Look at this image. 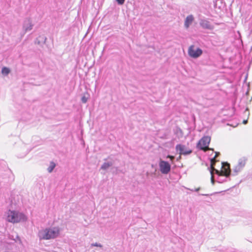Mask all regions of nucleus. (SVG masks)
Returning <instances> with one entry per match:
<instances>
[{"label": "nucleus", "instance_id": "nucleus-1", "mask_svg": "<svg viewBox=\"0 0 252 252\" xmlns=\"http://www.w3.org/2000/svg\"><path fill=\"white\" fill-rule=\"evenodd\" d=\"M60 231V228L58 227L46 228L39 232V238L40 239L44 240L54 239L59 236Z\"/></svg>", "mask_w": 252, "mask_h": 252}, {"label": "nucleus", "instance_id": "nucleus-2", "mask_svg": "<svg viewBox=\"0 0 252 252\" xmlns=\"http://www.w3.org/2000/svg\"><path fill=\"white\" fill-rule=\"evenodd\" d=\"M25 219V216L18 212L9 210L7 213L6 220L11 223H18Z\"/></svg>", "mask_w": 252, "mask_h": 252}, {"label": "nucleus", "instance_id": "nucleus-3", "mask_svg": "<svg viewBox=\"0 0 252 252\" xmlns=\"http://www.w3.org/2000/svg\"><path fill=\"white\" fill-rule=\"evenodd\" d=\"M211 141V137L209 136H203L198 142L197 146L200 150H203L204 152H206L208 150H212L214 149L210 148L209 145Z\"/></svg>", "mask_w": 252, "mask_h": 252}, {"label": "nucleus", "instance_id": "nucleus-4", "mask_svg": "<svg viewBox=\"0 0 252 252\" xmlns=\"http://www.w3.org/2000/svg\"><path fill=\"white\" fill-rule=\"evenodd\" d=\"M215 172L220 176H229L231 172L229 164L227 162H222L221 171H219L218 170H215Z\"/></svg>", "mask_w": 252, "mask_h": 252}, {"label": "nucleus", "instance_id": "nucleus-5", "mask_svg": "<svg viewBox=\"0 0 252 252\" xmlns=\"http://www.w3.org/2000/svg\"><path fill=\"white\" fill-rule=\"evenodd\" d=\"M202 50L199 48H195L194 45H191L189 47L188 50L189 55L192 58H197L202 54Z\"/></svg>", "mask_w": 252, "mask_h": 252}, {"label": "nucleus", "instance_id": "nucleus-6", "mask_svg": "<svg viewBox=\"0 0 252 252\" xmlns=\"http://www.w3.org/2000/svg\"><path fill=\"white\" fill-rule=\"evenodd\" d=\"M160 172L164 174H168L171 170V165L167 161L161 160L159 163Z\"/></svg>", "mask_w": 252, "mask_h": 252}, {"label": "nucleus", "instance_id": "nucleus-7", "mask_svg": "<svg viewBox=\"0 0 252 252\" xmlns=\"http://www.w3.org/2000/svg\"><path fill=\"white\" fill-rule=\"evenodd\" d=\"M176 149L177 151H179L180 155H186L190 154L192 153V151L191 150H186L185 146L181 144L177 145L176 147Z\"/></svg>", "mask_w": 252, "mask_h": 252}, {"label": "nucleus", "instance_id": "nucleus-8", "mask_svg": "<svg viewBox=\"0 0 252 252\" xmlns=\"http://www.w3.org/2000/svg\"><path fill=\"white\" fill-rule=\"evenodd\" d=\"M200 26L205 29L212 30L214 28L213 25H212L210 22L206 20H202L200 22Z\"/></svg>", "mask_w": 252, "mask_h": 252}, {"label": "nucleus", "instance_id": "nucleus-9", "mask_svg": "<svg viewBox=\"0 0 252 252\" xmlns=\"http://www.w3.org/2000/svg\"><path fill=\"white\" fill-rule=\"evenodd\" d=\"M194 20V17L192 15H189L187 17L185 21V26L186 28H188L189 25Z\"/></svg>", "mask_w": 252, "mask_h": 252}, {"label": "nucleus", "instance_id": "nucleus-10", "mask_svg": "<svg viewBox=\"0 0 252 252\" xmlns=\"http://www.w3.org/2000/svg\"><path fill=\"white\" fill-rule=\"evenodd\" d=\"M216 158H213L211 159V174H212V181L214 182V176L213 175V171H215V169L214 168V166L217 161V160L216 159Z\"/></svg>", "mask_w": 252, "mask_h": 252}, {"label": "nucleus", "instance_id": "nucleus-11", "mask_svg": "<svg viewBox=\"0 0 252 252\" xmlns=\"http://www.w3.org/2000/svg\"><path fill=\"white\" fill-rule=\"evenodd\" d=\"M56 166L55 163L54 162H51L49 167L48 168V171L49 172H51Z\"/></svg>", "mask_w": 252, "mask_h": 252}, {"label": "nucleus", "instance_id": "nucleus-12", "mask_svg": "<svg viewBox=\"0 0 252 252\" xmlns=\"http://www.w3.org/2000/svg\"><path fill=\"white\" fill-rule=\"evenodd\" d=\"M10 72V70L8 68L4 67L2 68L1 73L4 75H7Z\"/></svg>", "mask_w": 252, "mask_h": 252}, {"label": "nucleus", "instance_id": "nucleus-13", "mask_svg": "<svg viewBox=\"0 0 252 252\" xmlns=\"http://www.w3.org/2000/svg\"><path fill=\"white\" fill-rule=\"evenodd\" d=\"M111 165V164L109 163H104L101 166V169H106L107 168H108L109 167H110V166Z\"/></svg>", "mask_w": 252, "mask_h": 252}, {"label": "nucleus", "instance_id": "nucleus-14", "mask_svg": "<svg viewBox=\"0 0 252 252\" xmlns=\"http://www.w3.org/2000/svg\"><path fill=\"white\" fill-rule=\"evenodd\" d=\"M116 0L119 4H123L125 1V0Z\"/></svg>", "mask_w": 252, "mask_h": 252}, {"label": "nucleus", "instance_id": "nucleus-15", "mask_svg": "<svg viewBox=\"0 0 252 252\" xmlns=\"http://www.w3.org/2000/svg\"><path fill=\"white\" fill-rule=\"evenodd\" d=\"M81 99L83 103H86L87 101V98L85 96H83Z\"/></svg>", "mask_w": 252, "mask_h": 252}, {"label": "nucleus", "instance_id": "nucleus-16", "mask_svg": "<svg viewBox=\"0 0 252 252\" xmlns=\"http://www.w3.org/2000/svg\"><path fill=\"white\" fill-rule=\"evenodd\" d=\"M92 246H96V247H102V246L100 244H98L97 243L92 244Z\"/></svg>", "mask_w": 252, "mask_h": 252}, {"label": "nucleus", "instance_id": "nucleus-17", "mask_svg": "<svg viewBox=\"0 0 252 252\" xmlns=\"http://www.w3.org/2000/svg\"><path fill=\"white\" fill-rule=\"evenodd\" d=\"M220 155V153L219 152H215V156L214 158H217Z\"/></svg>", "mask_w": 252, "mask_h": 252}, {"label": "nucleus", "instance_id": "nucleus-18", "mask_svg": "<svg viewBox=\"0 0 252 252\" xmlns=\"http://www.w3.org/2000/svg\"><path fill=\"white\" fill-rule=\"evenodd\" d=\"M167 158H170L171 160H173L174 158V157L173 156H170V155H168L167 157Z\"/></svg>", "mask_w": 252, "mask_h": 252}, {"label": "nucleus", "instance_id": "nucleus-19", "mask_svg": "<svg viewBox=\"0 0 252 252\" xmlns=\"http://www.w3.org/2000/svg\"><path fill=\"white\" fill-rule=\"evenodd\" d=\"M248 122V121L246 120H244L243 122V123L244 124H246Z\"/></svg>", "mask_w": 252, "mask_h": 252}]
</instances>
